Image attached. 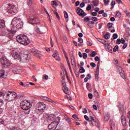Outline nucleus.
<instances>
[{"mask_svg": "<svg viewBox=\"0 0 130 130\" xmlns=\"http://www.w3.org/2000/svg\"><path fill=\"white\" fill-rule=\"evenodd\" d=\"M20 106L21 109L24 111L25 114H29L30 111H31L30 108L32 107V104L30 102V101L26 100L23 101L20 103Z\"/></svg>", "mask_w": 130, "mask_h": 130, "instance_id": "1", "label": "nucleus"}, {"mask_svg": "<svg viewBox=\"0 0 130 130\" xmlns=\"http://www.w3.org/2000/svg\"><path fill=\"white\" fill-rule=\"evenodd\" d=\"M16 40L22 45H28L31 42L30 39L25 35H19L16 37Z\"/></svg>", "mask_w": 130, "mask_h": 130, "instance_id": "2", "label": "nucleus"}, {"mask_svg": "<svg viewBox=\"0 0 130 130\" xmlns=\"http://www.w3.org/2000/svg\"><path fill=\"white\" fill-rule=\"evenodd\" d=\"M23 21L20 19V18L14 17L13 18L12 23L11 24V27L15 28V27L17 29H21L23 28Z\"/></svg>", "mask_w": 130, "mask_h": 130, "instance_id": "3", "label": "nucleus"}, {"mask_svg": "<svg viewBox=\"0 0 130 130\" xmlns=\"http://www.w3.org/2000/svg\"><path fill=\"white\" fill-rule=\"evenodd\" d=\"M3 97L6 101H13L17 97V94L15 92L9 91L8 92H5L3 94Z\"/></svg>", "mask_w": 130, "mask_h": 130, "instance_id": "4", "label": "nucleus"}, {"mask_svg": "<svg viewBox=\"0 0 130 130\" xmlns=\"http://www.w3.org/2000/svg\"><path fill=\"white\" fill-rule=\"evenodd\" d=\"M11 55L12 57H14V59H16V60H19L20 61L21 60L22 53H21V52L17 50H13L12 51Z\"/></svg>", "mask_w": 130, "mask_h": 130, "instance_id": "5", "label": "nucleus"}, {"mask_svg": "<svg viewBox=\"0 0 130 130\" xmlns=\"http://www.w3.org/2000/svg\"><path fill=\"white\" fill-rule=\"evenodd\" d=\"M37 109L40 110L42 113H43L45 108L47 107L46 104H44L43 102H39L37 104Z\"/></svg>", "mask_w": 130, "mask_h": 130, "instance_id": "6", "label": "nucleus"}, {"mask_svg": "<svg viewBox=\"0 0 130 130\" xmlns=\"http://www.w3.org/2000/svg\"><path fill=\"white\" fill-rule=\"evenodd\" d=\"M60 118H58V119L57 121H54L52 122H51L50 124L48 125V129L49 130H54L56 127H57V125H58L60 119H59Z\"/></svg>", "mask_w": 130, "mask_h": 130, "instance_id": "7", "label": "nucleus"}, {"mask_svg": "<svg viewBox=\"0 0 130 130\" xmlns=\"http://www.w3.org/2000/svg\"><path fill=\"white\" fill-rule=\"evenodd\" d=\"M94 60H95V61H99L98 63L97 69L95 73V80L98 81L99 79V68H100V60H99V57L95 56Z\"/></svg>", "mask_w": 130, "mask_h": 130, "instance_id": "8", "label": "nucleus"}, {"mask_svg": "<svg viewBox=\"0 0 130 130\" xmlns=\"http://www.w3.org/2000/svg\"><path fill=\"white\" fill-rule=\"evenodd\" d=\"M17 32L16 30L14 29V27H11V29H8V32L6 34V36L9 39H13L14 38V36H15V34Z\"/></svg>", "mask_w": 130, "mask_h": 130, "instance_id": "9", "label": "nucleus"}, {"mask_svg": "<svg viewBox=\"0 0 130 130\" xmlns=\"http://www.w3.org/2000/svg\"><path fill=\"white\" fill-rule=\"evenodd\" d=\"M7 10L9 14H15V13H17V8H16V6L12 5V4H7Z\"/></svg>", "mask_w": 130, "mask_h": 130, "instance_id": "10", "label": "nucleus"}, {"mask_svg": "<svg viewBox=\"0 0 130 130\" xmlns=\"http://www.w3.org/2000/svg\"><path fill=\"white\" fill-rule=\"evenodd\" d=\"M62 90L65 93V94H69V88L67 87V84H66V81L64 80V76H63L62 77Z\"/></svg>", "mask_w": 130, "mask_h": 130, "instance_id": "11", "label": "nucleus"}, {"mask_svg": "<svg viewBox=\"0 0 130 130\" xmlns=\"http://www.w3.org/2000/svg\"><path fill=\"white\" fill-rule=\"evenodd\" d=\"M28 22L29 24H32V25H35V24H38V19L36 18L35 16H30L28 19Z\"/></svg>", "mask_w": 130, "mask_h": 130, "instance_id": "12", "label": "nucleus"}, {"mask_svg": "<svg viewBox=\"0 0 130 130\" xmlns=\"http://www.w3.org/2000/svg\"><path fill=\"white\" fill-rule=\"evenodd\" d=\"M28 60H29V55L25 53L22 54L20 61H22V62H27Z\"/></svg>", "mask_w": 130, "mask_h": 130, "instance_id": "13", "label": "nucleus"}, {"mask_svg": "<svg viewBox=\"0 0 130 130\" xmlns=\"http://www.w3.org/2000/svg\"><path fill=\"white\" fill-rule=\"evenodd\" d=\"M77 14L80 17L84 18L85 16H87V14L84 12V10L81 8H78L76 11Z\"/></svg>", "mask_w": 130, "mask_h": 130, "instance_id": "14", "label": "nucleus"}, {"mask_svg": "<svg viewBox=\"0 0 130 130\" xmlns=\"http://www.w3.org/2000/svg\"><path fill=\"white\" fill-rule=\"evenodd\" d=\"M1 62L3 66H8V58L5 55H3L1 59Z\"/></svg>", "mask_w": 130, "mask_h": 130, "instance_id": "15", "label": "nucleus"}, {"mask_svg": "<svg viewBox=\"0 0 130 130\" xmlns=\"http://www.w3.org/2000/svg\"><path fill=\"white\" fill-rule=\"evenodd\" d=\"M112 26H113V23H112L109 22L107 24L108 29H109V30H110L112 33H114V32H115V29Z\"/></svg>", "mask_w": 130, "mask_h": 130, "instance_id": "16", "label": "nucleus"}, {"mask_svg": "<svg viewBox=\"0 0 130 130\" xmlns=\"http://www.w3.org/2000/svg\"><path fill=\"white\" fill-rule=\"evenodd\" d=\"M119 73L123 80H125V75H124V71L122 69V68L119 67Z\"/></svg>", "mask_w": 130, "mask_h": 130, "instance_id": "17", "label": "nucleus"}, {"mask_svg": "<svg viewBox=\"0 0 130 130\" xmlns=\"http://www.w3.org/2000/svg\"><path fill=\"white\" fill-rule=\"evenodd\" d=\"M54 118H55V114H51L49 115L47 117L48 122H49L50 121H52V120H54Z\"/></svg>", "mask_w": 130, "mask_h": 130, "instance_id": "18", "label": "nucleus"}, {"mask_svg": "<svg viewBox=\"0 0 130 130\" xmlns=\"http://www.w3.org/2000/svg\"><path fill=\"white\" fill-rule=\"evenodd\" d=\"M71 64L72 66H74L76 63V59L75 58V57L74 56V55H72L71 56Z\"/></svg>", "mask_w": 130, "mask_h": 130, "instance_id": "19", "label": "nucleus"}, {"mask_svg": "<svg viewBox=\"0 0 130 130\" xmlns=\"http://www.w3.org/2000/svg\"><path fill=\"white\" fill-rule=\"evenodd\" d=\"M124 13L125 14L126 17L130 18V12L127 9L124 10Z\"/></svg>", "mask_w": 130, "mask_h": 130, "instance_id": "20", "label": "nucleus"}, {"mask_svg": "<svg viewBox=\"0 0 130 130\" xmlns=\"http://www.w3.org/2000/svg\"><path fill=\"white\" fill-rule=\"evenodd\" d=\"M6 27V24H5V21L2 20L0 21V28L2 29L3 28H5Z\"/></svg>", "mask_w": 130, "mask_h": 130, "instance_id": "21", "label": "nucleus"}, {"mask_svg": "<svg viewBox=\"0 0 130 130\" xmlns=\"http://www.w3.org/2000/svg\"><path fill=\"white\" fill-rule=\"evenodd\" d=\"M119 107L120 113L123 114V113H124V110L123 109V106H122V105H121L119 106Z\"/></svg>", "mask_w": 130, "mask_h": 130, "instance_id": "22", "label": "nucleus"}, {"mask_svg": "<svg viewBox=\"0 0 130 130\" xmlns=\"http://www.w3.org/2000/svg\"><path fill=\"white\" fill-rule=\"evenodd\" d=\"M110 116V114H109V113H107L105 115V120H106V121H108V120H109Z\"/></svg>", "mask_w": 130, "mask_h": 130, "instance_id": "23", "label": "nucleus"}, {"mask_svg": "<svg viewBox=\"0 0 130 130\" xmlns=\"http://www.w3.org/2000/svg\"><path fill=\"white\" fill-rule=\"evenodd\" d=\"M64 117L67 122H68L69 124H71V120L70 119V118L68 117V116H67V115H64Z\"/></svg>", "mask_w": 130, "mask_h": 130, "instance_id": "24", "label": "nucleus"}, {"mask_svg": "<svg viewBox=\"0 0 130 130\" xmlns=\"http://www.w3.org/2000/svg\"><path fill=\"white\" fill-rule=\"evenodd\" d=\"M92 4L94 7H98V5H99V0H94L92 2Z\"/></svg>", "mask_w": 130, "mask_h": 130, "instance_id": "25", "label": "nucleus"}, {"mask_svg": "<svg viewBox=\"0 0 130 130\" xmlns=\"http://www.w3.org/2000/svg\"><path fill=\"white\" fill-rule=\"evenodd\" d=\"M41 98L42 100H45V101H51V99L47 96H41Z\"/></svg>", "mask_w": 130, "mask_h": 130, "instance_id": "26", "label": "nucleus"}, {"mask_svg": "<svg viewBox=\"0 0 130 130\" xmlns=\"http://www.w3.org/2000/svg\"><path fill=\"white\" fill-rule=\"evenodd\" d=\"M91 25H95V22L94 21H89L88 23H87V26H88V27H90V28H93V27H94V26H91Z\"/></svg>", "mask_w": 130, "mask_h": 130, "instance_id": "27", "label": "nucleus"}, {"mask_svg": "<svg viewBox=\"0 0 130 130\" xmlns=\"http://www.w3.org/2000/svg\"><path fill=\"white\" fill-rule=\"evenodd\" d=\"M5 74H6L5 70L0 71V78H3L4 76H5Z\"/></svg>", "mask_w": 130, "mask_h": 130, "instance_id": "28", "label": "nucleus"}, {"mask_svg": "<svg viewBox=\"0 0 130 130\" xmlns=\"http://www.w3.org/2000/svg\"><path fill=\"white\" fill-rule=\"evenodd\" d=\"M94 96V97H98L99 96V93H98V91L96 89H94V93H93Z\"/></svg>", "mask_w": 130, "mask_h": 130, "instance_id": "29", "label": "nucleus"}, {"mask_svg": "<svg viewBox=\"0 0 130 130\" xmlns=\"http://www.w3.org/2000/svg\"><path fill=\"white\" fill-rule=\"evenodd\" d=\"M121 119L122 120V124H123V123H125V117H124V115H122V116L121 117Z\"/></svg>", "mask_w": 130, "mask_h": 130, "instance_id": "30", "label": "nucleus"}, {"mask_svg": "<svg viewBox=\"0 0 130 130\" xmlns=\"http://www.w3.org/2000/svg\"><path fill=\"white\" fill-rule=\"evenodd\" d=\"M34 53L35 54H36L37 57H39V58H41L42 55L39 54V53H37V52H36V50H35V52H34Z\"/></svg>", "mask_w": 130, "mask_h": 130, "instance_id": "31", "label": "nucleus"}, {"mask_svg": "<svg viewBox=\"0 0 130 130\" xmlns=\"http://www.w3.org/2000/svg\"><path fill=\"white\" fill-rule=\"evenodd\" d=\"M63 14H64V18L65 19H68V18H69V14H68V12H67L66 11H64Z\"/></svg>", "mask_w": 130, "mask_h": 130, "instance_id": "32", "label": "nucleus"}, {"mask_svg": "<svg viewBox=\"0 0 130 130\" xmlns=\"http://www.w3.org/2000/svg\"><path fill=\"white\" fill-rule=\"evenodd\" d=\"M95 125L97 127L99 128L100 127V124L99 123V121L96 120L94 121Z\"/></svg>", "mask_w": 130, "mask_h": 130, "instance_id": "33", "label": "nucleus"}, {"mask_svg": "<svg viewBox=\"0 0 130 130\" xmlns=\"http://www.w3.org/2000/svg\"><path fill=\"white\" fill-rule=\"evenodd\" d=\"M35 30L36 31V32H37V33H39V34H42V33H43L41 31H40V29L38 27H36Z\"/></svg>", "mask_w": 130, "mask_h": 130, "instance_id": "34", "label": "nucleus"}, {"mask_svg": "<svg viewBox=\"0 0 130 130\" xmlns=\"http://www.w3.org/2000/svg\"><path fill=\"white\" fill-rule=\"evenodd\" d=\"M91 21H93V22H97L98 21V19L96 17H92L91 18Z\"/></svg>", "mask_w": 130, "mask_h": 130, "instance_id": "35", "label": "nucleus"}, {"mask_svg": "<svg viewBox=\"0 0 130 130\" xmlns=\"http://www.w3.org/2000/svg\"><path fill=\"white\" fill-rule=\"evenodd\" d=\"M116 17H117L118 18H120V17H121V13H120V12H116Z\"/></svg>", "mask_w": 130, "mask_h": 130, "instance_id": "36", "label": "nucleus"}, {"mask_svg": "<svg viewBox=\"0 0 130 130\" xmlns=\"http://www.w3.org/2000/svg\"><path fill=\"white\" fill-rule=\"evenodd\" d=\"M79 72L81 74H83V73H85V69H84V67H81V69L79 70Z\"/></svg>", "mask_w": 130, "mask_h": 130, "instance_id": "37", "label": "nucleus"}, {"mask_svg": "<svg viewBox=\"0 0 130 130\" xmlns=\"http://www.w3.org/2000/svg\"><path fill=\"white\" fill-rule=\"evenodd\" d=\"M95 55H97V53H96V52L93 51L92 53L90 54V56L91 57H94Z\"/></svg>", "mask_w": 130, "mask_h": 130, "instance_id": "38", "label": "nucleus"}, {"mask_svg": "<svg viewBox=\"0 0 130 130\" xmlns=\"http://www.w3.org/2000/svg\"><path fill=\"white\" fill-rule=\"evenodd\" d=\"M118 50V46L117 45L115 46L113 48L114 52H116Z\"/></svg>", "mask_w": 130, "mask_h": 130, "instance_id": "39", "label": "nucleus"}, {"mask_svg": "<svg viewBox=\"0 0 130 130\" xmlns=\"http://www.w3.org/2000/svg\"><path fill=\"white\" fill-rule=\"evenodd\" d=\"M72 117H73V118L75 119V120H78V119H79V118L78 117V116H77L76 114L73 115Z\"/></svg>", "mask_w": 130, "mask_h": 130, "instance_id": "40", "label": "nucleus"}, {"mask_svg": "<svg viewBox=\"0 0 130 130\" xmlns=\"http://www.w3.org/2000/svg\"><path fill=\"white\" fill-rule=\"evenodd\" d=\"M51 3L53 6H55V7H57V3H56V1H51Z\"/></svg>", "mask_w": 130, "mask_h": 130, "instance_id": "41", "label": "nucleus"}, {"mask_svg": "<svg viewBox=\"0 0 130 130\" xmlns=\"http://www.w3.org/2000/svg\"><path fill=\"white\" fill-rule=\"evenodd\" d=\"M118 37L117 34L115 33L113 35V39H116Z\"/></svg>", "mask_w": 130, "mask_h": 130, "instance_id": "42", "label": "nucleus"}, {"mask_svg": "<svg viewBox=\"0 0 130 130\" xmlns=\"http://www.w3.org/2000/svg\"><path fill=\"white\" fill-rule=\"evenodd\" d=\"M58 55V53L57 52V51H56L55 53L52 55L53 57H56L57 55Z\"/></svg>", "mask_w": 130, "mask_h": 130, "instance_id": "43", "label": "nucleus"}, {"mask_svg": "<svg viewBox=\"0 0 130 130\" xmlns=\"http://www.w3.org/2000/svg\"><path fill=\"white\" fill-rule=\"evenodd\" d=\"M105 39H109V38H110V35L108 34H106L105 35Z\"/></svg>", "mask_w": 130, "mask_h": 130, "instance_id": "44", "label": "nucleus"}, {"mask_svg": "<svg viewBox=\"0 0 130 130\" xmlns=\"http://www.w3.org/2000/svg\"><path fill=\"white\" fill-rule=\"evenodd\" d=\"M43 79H44V80H48V76L46 75V74H45L43 76Z\"/></svg>", "mask_w": 130, "mask_h": 130, "instance_id": "45", "label": "nucleus"}, {"mask_svg": "<svg viewBox=\"0 0 130 130\" xmlns=\"http://www.w3.org/2000/svg\"><path fill=\"white\" fill-rule=\"evenodd\" d=\"M121 43V40L120 39H117L116 41V44H120Z\"/></svg>", "mask_w": 130, "mask_h": 130, "instance_id": "46", "label": "nucleus"}, {"mask_svg": "<svg viewBox=\"0 0 130 130\" xmlns=\"http://www.w3.org/2000/svg\"><path fill=\"white\" fill-rule=\"evenodd\" d=\"M84 19L85 22H89V21H90V18L88 17H84Z\"/></svg>", "mask_w": 130, "mask_h": 130, "instance_id": "47", "label": "nucleus"}, {"mask_svg": "<svg viewBox=\"0 0 130 130\" xmlns=\"http://www.w3.org/2000/svg\"><path fill=\"white\" fill-rule=\"evenodd\" d=\"M88 96L89 99H93V94L92 93H89Z\"/></svg>", "mask_w": 130, "mask_h": 130, "instance_id": "48", "label": "nucleus"}, {"mask_svg": "<svg viewBox=\"0 0 130 130\" xmlns=\"http://www.w3.org/2000/svg\"><path fill=\"white\" fill-rule=\"evenodd\" d=\"M127 47V43H125L122 47L123 49H125Z\"/></svg>", "mask_w": 130, "mask_h": 130, "instance_id": "49", "label": "nucleus"}, {"mask_svg": "<svg viewBox=\"0 0 130 130\" xmlns=\"http://www.w3.org/2000/svg\"><path fill=\"white\" fill-rule=\"evenodd\" d=\"M87 56H88V55H87V54L86 53H83V57L84 59H86V58H87Z\"/></svg>", "mask_w": 130, "mask_h": 130, "instance_id": "50", "label": "nucleus"}, {"mask_svg": "<svg viewBox=\"0 0 130 130\" xmlns=\"http://www.w3.org/2000/svg\"><path fill=\"white\" fill-rule=\"evenodd\" d=\"M78 42H79L80 43H83L84 42V41H83V39H82L81 38H79Z\"/></svg>", "mask_w": 130, "mask_h": 130, "instance_id": "51", "label": "nucleus"}, {"mask_svg": "<svg viewBox=\"0 0 130 130\" xmlns=\"http://www.w3.org/2000/svg\"><path fill=\"white\" fill-rule=\"evenodd\" d=\"M3 105H4V100L0 99V107L3 106Z\"/></svg>", "mask_w": 130, "mask_h": 130, "instance_id": "52", "label": "nucleus"}, {"mask_svg": "<svg viewBox=\"0 0 130 130\" xmlns=\"http://www.w3.org/2000/svg\"><path fill=\"white\" fill-rule=\"evenodd\" d=\"M90 67H92V68H95V67H96V64H95L94 62H91Z\"/></svg>", "mask_w": 130, "mask_h": 130, "instance_id": "53", "label": "nucleus"}, {"mask_svg": "<svg viewBox=\"0 0 130 130\" xmlns=\"http://www.w3.org/2000/svg\"><path fill=\"white\" fill-rule=\"evenodd\" d=\"M121 43H122V44H124V43H125V40H124L123 38H121Z\"/></svg>", "mask_w": 130, "mask_h": 130, "instance_id": "54", "label": "nucleus"}, {"mask_svg": "<svg viewBox=\"0 0 130 130\" xmlns=\"http://www.w3.org/2000/svg\"><path fill=\"white\" fill-rule=\"evenodd\" d=\"M115 1H112L111 3V6H112V7H114V6H115Z\"/></svg>", "mask_w": 130, "mask_h": 130, "instance_id": "55", "label": "nucleus"}, {"mask_svg": "<svg viewBox=\"0 0 130 130\" xmlns=\"http://www.w3.org/2000/svg\"><path fill=\"white\" fill-rule=\"evenodd\" d=\"M63 40L65 43H68V39H67V37L64 36L63 37Z\"/></svg>", "mask_w": 130, "mask_h": 130, "instance_id": "56", "label": "nucleus"}, {"mask_svg": "<svg viewBox=\"0 0 130 130\" xmlns=\"http://www.w3.org/2000/svg\"><path fill=\"white\" fill-rule=\"evenodd\" d=\"M80 8H84L85 7V3H81L80 5Z\"/></svg>", "mask_w": 130, "mask_h": 130, "instance_id": "57", "label": "nucleus"}, {"mask_svg": "<svg viewBox=\"0 0 130 130\" xmlns=\"http://www.w3.org/2000/svg\"><path fill=\"white\" fill-rule=\"evenodd\" d=\"M91 8L92 7H91V5H88L86 8V10H87V11H90Z\"/></svg>", "mask_w": 130, "mask_h": 130, "instance_id": "58", "label": "nucleus"}, {"mask_svg": "<svg viewBox=\"0 0 130 130\" xmlns=\"http://www.w3.org/2000/svg\"><path fill=\"white\" fill-rule=\"evenodd\" d=\"M84 118L85 119H86L87 120V121H89V117H88V116L87 115H84Z\"/></svg>", "mask_w": 130, "mask_h": 130, "instance_id": "59", "label": "nucleus"}, {"mask_svg": "<svg viewBox=\"0 0 130 130\" xmlns=\"http://www.w3.org/2000/svg\"><path fill=\"white\" fill-rule=\"evenodd\" d=\"M93 122H94L92 121H89V124L91 126H94V123H93Z\"/></svg>", "mask_w": 130, "mask_h": 130, "instance_id": "60", "label": "nucleus"}, {"mask_svg": "<svg viewBox=\"0 0 130 130\" xmlns=\"http://www.w3.org/2000/svg\"><path fill=\"white\" fill-rule=\"evenodd\" d=\"M92 108H93L94 109V110H97V109H98L97 106H96V105H93Z\"/></svg>", "mask_w": 130, "mask_h": 130, "instance_id": "61", "label": "nucleus"}, {"mask_svg": "<svg viewBox=\"0 0 130 130\" xmlns=\"http://www.w3.org/2000/svg\"><path fill=\"white\" fill-rule=\"evenodd\" d=\"M23 86L24 87H29V84L24 83Z\"/></svg>", "mask_w": 130, "mask_h": 130, "instance_id": "62", "label": "nucleus"}, {"mask_svg": "<svg viewBox=\"0 0 130 130\" xmlns=\"http://www.w3.org/2000/svg\"><path fill=\"white\" fill-rule=\"evenodd\" d=\"M104 13V10H102L101 11L99 12V15H101V14H103Z\"/></svg>", "mask_w": 130, "mask_h": 130, "instance_id": "63", "label": "nucleus"}, {"mask_svg": "<svg viewBox=\"0 0 130 130\" xmlns=\"http://www.w3.org/2000/svg\"><path fill=\"white\" fill-rule=\"evenodd\" d=\"M92 16H93L94 17L96 16L97 15V12H92L91 13Z\"/></svg>", "mask_w": 130, "mask_h": 130, "instance_id": "64", "label": "nucleus"}]
</instances>
